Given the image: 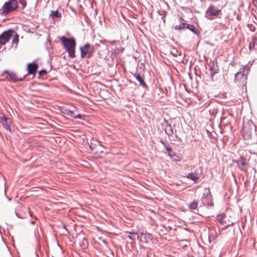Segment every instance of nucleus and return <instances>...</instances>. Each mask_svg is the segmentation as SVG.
Wrapping results in <instances>:
<instances>
[{"label":"nucleus","mask_w":257,"mask_h":257,"mask_svg":"<svg viewBox=\"0 0 257 257\" xmlns=\"http://www.w3.org/2000/svg\"><path fill=\"white\" fill-rule=\"evenodd\" d=\"M61 42L66 51L68 52L69 56L71 58L75 57V42L73 39H69L63 37L61 39Z\"/></svg>","instance_id":"1"},{"label":"nucleus","mask_w":257,"mask_h":257,"mask_svg":"<svg viewBox=\"0 0 257 257\" xmlns=\"http://www.w3.org/2000/svg\"><path fill=\"white\" fill-rule=\"evenodd\" d=\"M247 71V68L245 67L242 71L237 72L235 75V81L241 85H245L246 83Z\"/></svg>","instance_id":"2"},{"label":"nucleus","mask_w":257,"mask_h":257,"mask_svg":"<svg viewBox=\"0 0 257 257\" xmlns=\"http://www.w3.org/2000/svg\"><path fill=\"white\" fill-rule=\"evenodd\" d=\"M94 46L90 45L88 43L85 44L83 47H81L80 48V50L81 51V57L82 58L85 57L90 58L91 57L94 52Z\"/></svg>","instance_id":"3"},{"label":"nucleus","mask_w":257,"mask_h":257,"mask_svg":"<svg viewBox=\"0 0 257 257\" xmlns=\"http://www.w3.org/2000/svg\"><path fill=\"white\" fill-rule=\"evenodd\" d=\"M17 2L16 0H9L5 4L3 7V12L8 14L10 12L15 10L17 8Z\"/></svg>","instance_id":"4"},{"label":"nucleus","mask_w":257,"mask_h":257,"mask_svg":"<svg viewBox=\"0 0 257 257\" xmlns=\"http://www.w3.org/2000/svg\"><path fill=\"white\" fill-rule=\"evenodd\" d=\"M220 13V10L216 8L214 6L211 5L205 12V17L212 20L213 17L217 16Z\"/></svg>","instance_id":"5"},{"label":"nucleus","mask_w":257,"mask_h":257,"mask_svg":"<svg viewBox=\"0 0 257 257\" xmlns=\"http://www.w3.org/2000/svg\"><path fill=\"white\" fill-rule=\"evenodd\" d=\"M13 33V31L12 30H9L0 35V44L3 45L8 42L11 37Z\"/></svg>","instance_id":"6"},{"label":"nucleus","mask_w":257,"mask_h":257,"mask_svg":"<svg viewBox=\"0 0 257 257\" xmlns=\"http://www.w3.org/2000/svg\"><path fill=\"white\" fill-rule=\"evenodd\" d=\"M133 235L137 236V239L143 243H147L151 239L150 234L147 233L142 232L139 234H134Z\"/></svg>","instance_id":"7"},{"label":"nucleus","mask_w":257,"mask_h":257,"mask_svg":"<svg viewBox=\"0 0 257 257\" xmlns=\"http://www.w3.org/2000/svg\"><path fill=\"white\" fill-rule=\"evenodd\" d=\"M63 254V250L62 248L58 244L57 246L53 249V257H60Z\"/></svg>","instance_id":"8"},{"label":"nucleus","mask_w":257,"mask_h":257,"mask_svg":"<svg viewBox=\"0 0 257 257\" xmlns=\"http://www.w3.org/2000/svg\"><path fill=\"white\" fill-rule=\"evenodd\" d=\"M1 123L5 128H10L11 120L4 115L1 117Z\"/></svg>","instance_id":"9"},{"label":"nucleus","mask_w":257,"mask_h":257,"mask_svg":"<svg viewBox=\"0 0 257 257\" xmlns=\"http://www.w3.org/2000/svg\"><path fill=\"white\" fill-rule=\"evenodd\" d=\"M38 68V65L35 63H30L28 65V71L29 74H35Z\"/></svg>","instance_id":"10"},{"label":"nucleus","mask_w":257,"mask_h":257,"mask_svg":"<svg viewBox=\"0 0 257 257\" xmlns=\"http://www.w3.org/2000/svg\"><path fill=\"white\" fill-rule=\"evenodd\" d=\"M187 178L191 179L194 182H196L200 178L199 173H197L196 171L195 173H189L187 176Z\"/></svg>","instance_id":"11"},{"label":"nucleus","mask_w":257,"mask_h":257,"mask_svg":"<svg viewBox=\"0 0 257 257\" xmlns=\"http://www.w3.org/2000/svg\"><path fill=\"white\" fill-rule=\"evenodd\" d=\"M90 148L92 151H93L94 153L98 154L99 152L103 153V151L101 150V146L99 145H94L93 144H91L89 145Z\"/></svg>","instance_id":"12"},{"label":"nucleus","mask_w":257,"mask_h":257,"mask_svg":"<svg viewBox=\"0 0 257 257\" xmlns=\"http://www.w3.org/2000/svg\"><path fill=\"white\" fill-rule=\"evenodd\" d=\"M7 79L8 80H12L14 82L22 81L24 79V78L18 79L16 78V76L14 74H8V75L7 76Z\"/></svg>","instance_id":"13"},{"label":"nucleus","mask_w":257,"mask_h":257,"mask_svg":"<svg viewBox=\"0 0 257 257\" xmlns=\"http://www.w3.org/2000/svg\"><path fill=\"white\" fill-rule=\"evenodd\" d=\"M205 132L208 136L211 138L215 139L217 137L218 132H216L214 130H205Z\"/></svg>","instance_id":"14"},{"label":"nucleus","mask_w":257,"mask_h":257,"mask_svg":"<svg viewBox=\"0 0 257 257\" xmlns=\"http://www.w3.org/2000/svg\"><path fill=\"white\" fill-rule=\"evenodd\" d=\"M136 79L140 82V84L142 85L143 87H146L147 85L144 82L143 79L140 76L139 74H136L135 75Z\"/></svg>","instance_id":"15"},{"label":"nucleus","mask_w":257,"mask_h":257,"mask_svg":"<svg viewBox=\"0 0 257 257\" xmlns=\"http://www.w3.org/2000/svg\"><path fill=\"white\" fill-rule=\"evenodd\" d=\"M70 116L75 118L81 119L82 118L81 115L78 113L77 111L75 108H74V110H72V114H71Z\"/></svg>","instance_id":"16"},{"label":"nucleus","mask_w":257,"mask_h":257,"mask_svg":"<svg viewBox=\"0 0 257 257\" xmlns=\"http://www.w3.org/2000/svg\"><path fill=\"white\" fill-rule=\"evenodd\" d=\"M198 202L196 201H194L193 202L190 203L189 205V208L192 211L198 210L197 209Z\"/></svg>","instance_id":"17"},{"label":"nucleus","mask_w":257,"mask_h":257,"mask_svg":"<svg viewBox=\"0 0 257 257\" xmlns=\"http://www.w3.org/2000/svg\"><path fill=\"white\" fill-rule=\"evenodd\" d=\"M61 14L59 13L58 11H52L51 13V16L52 17L53 19H54V18H60L61 17Z\"/></svg>","instance_id":"18"},{"label":"nucleus","mask_w":257,"mask_h":257,"mask_svg":"<svg viewBox=\"0 0 257 257\" xmlns=\"http://www.w3.org/2000/svg\"><path fill=\"white\" fill-rule=\"evenodd\" d=\"M247 124L248 126L245 125V124H243V128H253V127L255 128V126L253 124L252 121L249 120L247 122Z\"/></svg>","instance_id":"19"},{"label":"nucleus","mask_w":257,"mask_h":257,"mask_svg":"<svg viewBox=\"0 0 257 257\" xmlns=\"http://www.w3.org/2000/svg\"><path fill=\"white\" fill-rule=\"evenodd\" d=\"M72 110L69 109L68 108L63 107L61 108V111L63 113L66 114L68 116H70L71 114H72Z\"/></svg>","instance_id":"20"},{"label":"nucleus","mask_w":257,"mask_h":257,"mask_svg":"<svg viewBox=\"0 0 257 257\" xmlns=\"http://www.w3.org/2000/svg\"><path fill=\"white\" fill-rule=\"evenodd\" d=\"M225 217V215L224 214H220L217 215V219L220 223L223 224L224 223V219Z\"/></svg>","instance_id":"21"},{"label":"nucleus","mask_w":257,"mask_h":257,"mask_svg":"<svg viewBox=\"0 0 257 257\" xmlns=\"http://www.w3.org/2000/svg\"><path fill=\"white\" fill-rule=\"evenodd\" d=\"M238 163V165L239 167L240 166H242V167H243L244 166L246 165V162H245V161L244 160V159H243V158H240V159H239V160L237 162ZM242 170H243V169L242 168H241L240 167Z\"/></svg>","instance_id":"22"},{"label":"nucleus","mask_w":257,"mask_h":257,"mask_svg":"<svg viewBox=\"0 0 257 257\" xmlns=\"http://www.w3.org/2000/svg\"><path fill=\"white\" fill-rule=\"evenodd\" d=\"M186 25V24L181 23L178 26H176L175 29L181 30V29H184L185 28Z\"/></svg>","instance_id":"23"},{"label":"nucleus","mask_w":257,"mask_h":257,"mask_svg":"<svg viewBox=\"0 0 257 257\" xmlns=\"http://www.w3.org/2000/svg\"><path fill=\"white\" fill-rule=\"evenodd\" d=\"M187 25V28L188 29H189L192 32H194V33H196L195 31V28L193 25Z\"/></svg>","instance_id":"24"},{"label":"nucleus","mask_w":257,"mask_h":257,"mask_svg":"<svg viewBox=\"0 0 257 257\" xmlns=\"http://www.w3.org/2000/svg\"><path fill=\"white\" fill-rule=\"evenodd\" d=\"M210 70L211 71V75L213 76L214 74L218 72V69H214L212 67L210 68Z\"/></svg>","instance_id":"25"},{"label":"nucleus","mask_w":257,"mask_h":257,"mask_svg":"<svg viewBox=\"0 0 257 257\" xmlns=\"http://www.w3.org/2000/svg\"><path fill=\"white\" fill-rule=\"evenodd\" d=\"M135 234L134 233H129V235L128 236V237L132 239V240H135L136 238H137V236H134L133 234Z\"/></svg>","instance_id":"26"},{"label":"nucleus","mask_w":257,"mask_h":257,"mask_svg":"<svg viewBox=\"0 0 257 257\" xmlns=\"http://www.w3.org/2000/svg\"><path fill=\"white\" fill-rule=\"evenodd\" d=\"M47 73L46 71L45 70H42L39 72V74L40 75H42L44 74H46Z\"/></svg>","instance_id":"27"},{"label":"nucleus","mask_w":257,"mask_h":257,"mask_svg":"<svg viewBox=\"0 0 257 257\" xmlns=\"http://www.w3.org/2000/svg\"><path fill=\"white\" fill-rule=\"evenodd\" d=\"M173 130H171V129H170V130H165V132H166V133L168 134H170L171 133H173Z\"/></svg>","instance_id":"28"},{"label":"nucleus","mask_w":257,"mask_h":257,"mask_svg":"<svg viewBox=\"0 0 257 257\" xmlns=\"http://www.w3.org/2000/svg\"><path fill=\"white\" fill-rule=\"evenodd\" d=\"M13 42L14 43L15 42L16 43H18V37L13 40Z\"/></svg>","instance_id":"29"},{"label":"nucleus","mask_w":257,"mask_h":257,"mask_svg":"<svg viewBox=\"0 0 257 257\" xmlns=\"http://www.w3.org/2000/svg\"><path fill=\"white\" fill-rule=\"evenodd\" d=\"M218 132L220 134H221L222 133V130L221 129H219V130H217Z\"/></svg>","instance_id":"30"},{"label":"nucleus","mask_w":257,"mask_h":257,"mask_svg":"<svg viewBox=\"0 0 257 257\" xmlns=\"http://www.w3.org/2000/svg\"><path fill=\"white\" fill-rule=\"evenodd\" d=\"M16 215L17 216V217H19V218H23L22 217L20 216L19 215V214H17V213H16Z\"/></svg>","instance_id":"31"},{"label":"nucleus","mask_w":257,"mask_h":257,"mask_svg":"<svg viewBox=\"0 0 257 257\" xmlns=\"http://www.w3.org/2000/svg\"><path fill=\"white\" fill-rule=\"evenodd\" d=\"M35 223V222L34 221H31V223L33 224H34Z\"/></svg>","instance_id":"32"}]
</instances>
